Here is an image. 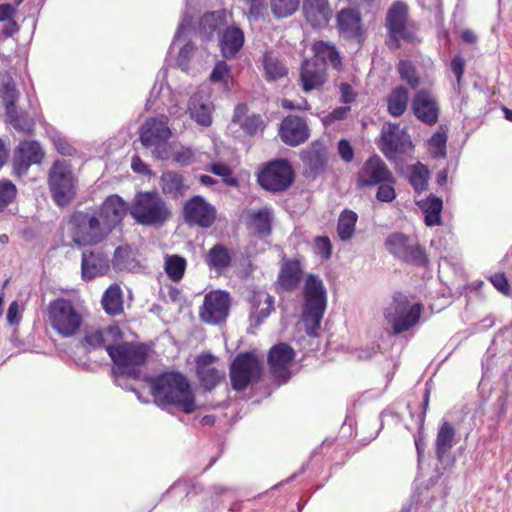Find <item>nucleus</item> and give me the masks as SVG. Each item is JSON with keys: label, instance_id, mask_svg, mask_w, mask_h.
<instances>
[{"label": "nucleus", "instance_id": "29", "mask_svg": "<svg viewBox=\"0 0 512 512\" xmlns=\"http://www.w3.org/2000/svg\"><path fill=\"white\" fill-rule=\"evenodd\" d=\"M336 21L339 31L350 39L361 37L362 17L359 10L355 8H343L336 15Z\"/></svg>", "mask_w": 512, "mask_h": 512}, {"label": "nucleus", "instance_id": "23", "mask_svg": "<svg viewBox=\"0 0 512 512\" xmlns=\"http://www.w3.org/2000/svg\"><path fill=\"white\" fill-rule=\"evenodd\" d=\"M279 136L286 145L296 147L309 139L310 130L304 118L288 115L280 124Z\"/></svg>", "mask_w": 512, "mask_h": 512}, {"label": "nucleus", "instance_id": "64", "mask_svg": "<svg viewBox=\"0 0 512 512\" xmlns=\"http://www.w3.org/2000/svg\"><path fill=\"white\" fill-rule=\"evenodd\" d=\"M6 318L9 325H18L20 323L22 314L20 310V305L17 301H13L10 303L7 310Z\"/></svg>", "mask_w": 512, "mask_h": 512}, {"label": "nucleus", "instance_id": "8", "mask_svg": "<svg viewBox=\"0 0 512 512\" xmlns=\"http://www.w3.org/2000/svg\"><path fill=\"white\" fill-rule=\"evenodd\" d=\"M422 311L421 303L411 305L408 296L395 292L392 302L384 310V317L391 324L394 334H401L418 324Z\"/></svg>", "mask_w": 512, "mask_h": 512}, {"label": "nucleus", "instance_id": "58", "mask_svg": "<svg viewBox=\"0 0 512 512\" xmlns=\"http://www.w3.org/2000/svg\"><path fill=\"white\" fill-rule=\"evenodd\" d=\"M337 151L340 158L346 162L350 163L354 159V149L349 140L343 138L340 139L337 143Z\"/></svg>", "mask_w": 512, "mask_h": 512}, {"label": "nucleus", "instance_id": "20", "mask_svg": "<svg viewBox=\"0 0 512 512\" xmlns=\"http://www.w3.org/2000/svg\"><path fill=\"white\" fill-rule=\"evenodd\" d=\"M315 59H304L299 68V85L303 92L322 91L328 81V71L324 64Z\"/></svg>", "mask_w": 512, "mask_h": 512}, {"label": "nucleus", "instance_id": "3", "mask_svg": "<svg viewBox=\"0 0 512 512\" xmlns=\"http://www.w3.org/2000/svg\"><path fill=\"white\" fill-rule=\"evenodd\" d=\"M45 321L57 335L62 338H69L80 331L83 316L71 300L59 297L49 302L46 308Z\"/></svg>", "mask_w": 512, "mask_h": 512}, {"label": "nucleus", "instance_id": "27", "mask_svg": "<svg viewBox=\"0 0 512 512\" xmlns=\"http://www.w3.org/2000/svg\"><path fill=\"white\" fill-rule=\"evenodd\" d=\"M128 209L127 203L120 196L113 194L108 196L96 211L112 232L122 223Z\"/></svg>", "mask_w": 512, "mask_h": 512}, {"label": "nucleus", "instance_id": "7", "mask_svg": "<svg viewBox=\"0 0 512 512\" xmlns=\"http://www.w3.org/2000/svg\"><path fill=\"white\" fill-rule=\"evenodd\" d=\"M385 28L395 48H400V41L414 43L417 40V26L409 19V7L406 2L398 0L388 8Z\"/></svg>", "mask_w": 512, "mask_h": 512}, {"label": "nucleus", "instance_id": "63", "mask_svg": "<svg viewBox=\"0 0 512 512\" xmlns=\"http://www.w3.org/2000/svg\"><path fill=\"white\" fill-rule=\"evenodd\" d=\"M350 112V107L340 106L333 109L328 115L325 116L324 123L332 124L335 121L343 120L347 117Z\"/></svg>", "mask_w": 512, "mask_h": 512}, {"label": "nucleus", "instance_id": "56", "mask_svg": "<svg viewBox=\"0 0 512 512\" xmlns=\"http://www.w3.org/2000/svg\"><path fill=\"white\" fill-rule=\"evenodd\" d=\"M489 280L501 294L505 296L510 295L511 287L506 275L503 272H497L491 275Z\"/></svg>", "mask_w": 512, "mask_h": 512}, {"label": "nucleus", "instance_id": "43", "mask_svg": "<svg viewBox=\"0 0 512 512\" xmlns=\"http://www.w3.org/2000/svg\"><path fill=\"white\" fill-rule=\"evenodd\" d=\"M420 207L425 213L424 221L427 226L431 227L441 224V211L443 208L441 198L429 195Z\"/></svg>", "mask_w": 512, "mask_h": 512}, {"label": "nucleus", "instance_id": "2", "mask_svg": "<svg viewBox=\"0 0 512 512\" xmlns=\"http://www.w3.org/2000/svg\"><path fill=\"white\" fill-rule=\"evenodd\" d=\"M129 213L137 224L149 227H160L172 217L167 202L157 191L138 192Z\"/></svg>", "mask_w": 512, "mask_h": 512}, {"label": "nucleus", "instance_id": "9", "mask_svg": "<svg viewBox=\"0 0 512 512\" xmlns=\"http://www.w3.org/2000/svg\"><path fill=\"white\" fill-rule=\"evenodd\" d=\"M295 180V172L287 159H275L263 165L257 175L259 185L270 192L286 191Z\"/></svg>", "mask_w": 512, "mask_h": 512}, {"label": "nucleus", "instance_id": "22", "mask_svg": "<svg viewBox=\"0 0 512 512\" xmlns=\"http://www.w3.org/2000/svg\"><path fill=\"white\" fill-rule=\"evenodd\" d=\"M408 138V135L400 130L398 124L387 122L381 130L380 149L386 158L393 160L398 154L405 152L407 144H411Z\"/></svg>", "mask_w": 512, "mask_h": 512}, {"label": "nucleus", "instance_id": "26", "mask_svg": "<svg viewBox=\"0 0 512 512\" xmlns=\"http://www.w3.org/2000/svg\"><path fill=\"white\" fill-rule=\"evenodd\" d=\"M123 332L118 325H111L104 329H89L81 339L83 347L93 349L104 348L108 352V347L121 341Z\"/></svg>", "mask_w": 512, "mask_h": 512}, {"label": "nucleus", "instance_id": "35", "mask_svg": "<svg viewBox=\"0 0 512 512\" xmlns=\"http://www.w3.org/2000/svg\"><path fill=\"white\" fill-rule=\"evenodd\" d=\"M243 44L244 33L239 27L226 28L220 38V49L225 58L234 57Z\"/></svg>", "mask_w": 512, "mask_h": 512}, {"label": "nucleus", "instance_id": "52", "mask_svg": "<svg viewBox=\"0 0 512 512\" xmlns=\"http://www.w3.org/2000/svg\"><path fill=\"white\" fill-rule=\"evenodd\" d=\"M398 72L401 80L406 82L410 88L416 89L420 85V79L411 61L401 60L398 64Z\"/></svg>", "mask_w": 512, "mask_h": 512}, {"label": "nucleus", "instance_id": "61", "mask_svg": "<svg viewBox=\"0 0 512 512\" xmlns=\"http://www.w3.org/2000/svg\"><path fill=\"white\" fill-rule=\"evenodd\" d=\"M53 144L58 153L63 156H74L76 149L63 137H54Z\"/></svg>", "mask_w": 512, "mask_h": 512}, {"label": "nucleus", "instance_id": "21", "mask_svg": "<svg viewBox=\"0 0 512 512\" xmlns=\"http://www.w3.org/2000/svg\"><path fill=\"white\" fill-rule=\"evenodd\" d=\"M295 358L294 349L287 343H277L268 352L267 364L271 375L283 382L290 378L289 367Z\"/></svg>", "mask_w": 512, "mask_h": 512}, {"label": "nucleus", "instance_id": "46", "mask_svg": "<svg viewBox=\"0 0 512 512\" xmlns=\"http://www.w3.org/2000/svg\"><path fill=\"white\" fill-rule=\"evenodd\" d=\"M113 267L117 270H133L137 266L133 250L130 246L124 245L116 248L113 256Z\"/></svg>", "mask_w": 512, "mask_h": 512}, {"label": "nucleus", "instance_id": "5", "mask_svg": "<svg viewBox=\"0 0 512 512\" xmlns=\"http://www.w3.org/2000/svg\"><path fill=\"white\" fill-rule=\"evenodd\" d=\"M69 223L72 228V239L78 246L97 245L111 233L96 210L76 211L70 217Z\"/></svg>", "mask_w": 512, "mask_h": 512}, {"label": "nucleus", "instance_id": "42", "mask_svg": "<svg viewBox=\"0 0 512 512\" xmlns=\"http://www.w3.org/2000/svg\"><path fill=\"white\" fill-rule=\"evenodd\" d=\"M164 260V271L167 277L173 282L181 281L187 268V260L178 254H167Z\"/></svg>", "mask_w": 512, "mask_h": 512}, {"label": "nucleus", "instance_id": "19", "mask_svg": "<svg viewBox=\"0 0 512 512\" xmlns=\"http://www.w3.org/2000/svg\"><path fill=\"white\" fill-rule=\"evenodd\" d=\"M44 158V152L35 140H23L14 150L13 172L16 176L26 175L31 165L40 164Z\"/></svg>", "mask_w": 512, "mask_h": 512}, {"label": "nucleus", "instance_id": "28", "mask_svg": "<svg viewBox=\"0 0 512 512\" xmlns=\"http://www.w3.org/2000/svg\"><path fill=\"white\" fill-rule=\"evenodd\" d=\"M303 277L301 261L297 258L283 257L277 276V285L284 291L296 290Z\"/></svg>", "mask_w": 512, "mask_h": 512}, {"label": "nucleus", "instance_id": "39", "mask_svg": "<svg viewBox=\"0 0 512 512\" xmlns=\"http://www.w3.org/2000/svg\"><path fill=\"white\" fill-rule=\"evenodd\" d=\"M456 435L455 428L451 423L445 421L437 432L435 451L438 459H442L453 447Z\"/></svg>", "mask_w": 512, "mask_h": 512}, {"label": "nucleus", "instance_id": "13", "mask_svg": "<svg viewBox=\"0 0 512 512\" xmlns=\"http://www.w3.org/2000/svg\"><path fill=\"white\" fill-rule=\"evenodd\" d=\"M231 306L229 293L222 290L208 292L199 308V318L202 322L217 325L224 322Z\"/></svg>", "mask_w": 512, "mask_h": 512}, {"label": "nucleus", "instance_id": "6", "mask_svg": "<svg viewBox=\"0 0 512 512\" xmlns=\"http://www.w3.org/2000/svg\"><path fill=\"white\" fill-rule=\"evenodd\" d=\"M108 355L117 373L137 379L140 373L138 367L147 362L148 347L143 343L117 342L108 347Z\"/></svg>", "mask_w": 512, "mask_h": 512}, {"label": "nucleus", "instance_id": "53", "mask_svg": "<svg viewBox=\"0 0 512 512\" xmlns=\"http://www.w3.org/2000/svg\"><path fill=\"white\" fill-rule=\"evenodd\" d=\"M1 94L6 111L16 107V103L19 99V93L16 89L13 79L9 78L6 82L3 83Z\"/></svg>", "mask_w": 512, "mask_h": 512}, {"label": "nucleus", "instance_id": "54", "mask_svg": "<svg viewBox=\"0 0 512 512\" xmlns=\"http://www.w3.org/2000/svg\"><path fill=\"white\" fill-rule=\"evenodd\" d=\"M209 171L217 176H221L223 178V182L229 186H236L238 184L237 179L232 176L231 168L226 164H212Z\"/></svg>", "mask_w": 512, "mask_h": 512}, {"label": "nucleus", "instance_id": "41", "mask_svg": "<svg viewBox=\"0 0 512 512\" xmlns=\"http://www.w3.org/2000/svg\"><path fill=\"white\" fill-rule=\"evenodd\" d=\"M263 66L265 78L268 81L279 80L288 74V68L284 62L271 52L264 54Z\"/></svg>", "mask_w": 512, "mask_h": 512}, {"label": "nucleus", "instance_id": "10", "mask_svg": "<svg viewBox=\"0 0 512 512\" xmlns=\"http://www.w3.org/2000/svg\"><path fill=\"white\" fill-rule=\"evenodd\" d=\"M48 185L54 202L64 207L75 196V178L71 166L66 161H55L49 171Z\"/></svg>", "mask_w": 512, "mask_h": 512}, {"label": "nucleus", "instance_id": "25", "mask_svg": "<svg viewBox=\"0 0 512 512\" xmlns=\"http://www.w3.org/2000/svg\"><path fill=\"white\" fill-rule=\"evenodd\" d=\"M302 14L308 25L320 29L328 25L333 10L329 0H303Z\"/></svg>", "mask_w": 512, "mask_h": 512}, {"label": "nucleus", "instance_id": "4", "mask_svg": "<svg viewBox=\"0 0 512 512\" xmlns=\"http://www.w3.org/2000/svg\"><path fill=\"white\" fill-rule=\"evenodd\" d=\"M303 321L306 333L309 336H317L321 321L326 310V290L322 280L309 274L305 280Z\"/></svg>", "mask_w": 512, "mask_h": 512}, {"label": "nucleus", "instance_id": "55", "mask_svg": "<svg viewBox=\"0 0 512 512\" xmlns=\"http://www.w3.org/2000/svg\"><path fill=\"white\" fill-rule=\"evenodd\" d=\"M191 115L195 118L196 122L202 126H209L212 122L211 112L208 106L200 104L199 106L193 105L190 107Z\"/></svg>", "mask_w": 512, "mask_h": 512}, {"label": "nucleus", "instance_id": "51", "mask_svg": "<svg viewBox=\"0 0 512 512\" xmlns=\"http://www.w3.org/2000/svg\"><path fill=\"white\" fill-rule=\"evenodd\" d=\"M446 143L447 133L443 126H440L428 141L429 147L432 150L433 158H445L446 157Z\"/></svg>", "mask_w": 512, "mask_h": 512}, {"label": "nucleus", "instance_id": "48", "mask_svg": "<svg viewBox=\"0 0 512 512\" xmlns=\"http://www.w3.org/2000/svg\"><path fill=\"white\" fill-rule=\"evenodd\" d=\"M270 9L277 19L288 18L295 14L300 5V0H269Z\"/></svg>", "mask_w": 512, "mask_h": 512}, {"label": "nucleus", "instance_id": "36", "mask_svg": "<svg viewBox=\"0 0 512 512\" xmlns=\"http://www.w3.org/2000/svg\"><path fill=\"white\" fill-rule=\"evenodd\" d=\"M101 305L106 314L115 317L123 314V293L118 284L110 285L103 293Z\"/></svg>", "mask_w": 512, "mask_h": 512}, {"label": "nucleus", "instance_id": "1", "mask_svg": "<svg viewBox=\"0 0 512 512\" xmlns=\"http://www.w3.org/2000/svg\"><path fill=\"white\" fill-rule=\"evenodd\" d=\"M145 382L157 406L174 407L185 414H192L198 409L191 384L183 373L175 370L165 371L145 377Z\"/></svg>", "mask_w": 512, "mask_h": 512}, {"label": "nucleus", "instance_id": "30", "mask_svg": "<svg viewBox=\"0 0 512 512\" xmlns=\"http://www.w3.org/2000/svg\"><path fill=\"white\" fill-rule=\"evenodd\" d=\"M109 259L102 252H83L81 260V272L84 279H92L97 275H103L109 270Z\"/></svg>", "mask_w": 512, "mask_h": 512}, {"label": "nucleus", "instance_id": "59", "mask_svg": "<svg viewBox=\"0 0 512 512\" xmlns=\"http://www.w3.org/2000/svg\"><path fill=\"white\" fill-rule=\"evenodd\" d=\"M315 247L320 256L328 260L332 255V244L327 236H318L315 238Z\"/></svg>", "mask_w": 512, "mask_h": 512}, {"label": "nucleus", "instance_id": "12", "mask_svg": "<svg viewBox=\"0 0 512 512\" xmlns=\"http://www.w3.org/2000/svg\"><path fill=\"white\" fill-rule=\"evenodd\" d=\"M169 119L165 115L147 119L140 128L139 139L146 147H154L155 158L164 159L167 157V142L171 137V130L168 126Z\"/></svg>", "mask_w": 512, "mask_h": 512}, {"label": "nucleus", "instance_id": "16", "mask_svg": "<svg viewBox=\"0 0 512 512\" xmlns=\"http://www.w3.org/2000/svg\"><path fill=\"white\" fill-rule=\"evenodd\" d=\"M387 250L399 259L418 266L428 263L425 251L419 245H411L409 237L400 232L389 235L385 242Z\"/></svg>", "mask_w": 512, "mask_h": 512}, {"label": "nucleus", "instance_id": "34", "mask_svg": "<svg viewBox=\"0 0 512 512\" xmlns=\"http://www.w3.org/2000/svg\"><path fill=\"white\" fill-rule=\"evenodd\" d=\"M254 310L250 313V321L258 327L274 311V297L266 292H257L252 298Z\"/></svg>", "mask_w": 512, "mask_h": 512}, {"label": "nucleus", "instance_id": "11", "mask_svg": "<svg viewBox=\"0 0 512 512\" xmlns=\"http://www.w3.org/2000/svg\"><path fill=\"white\" fill-rule=\"evenodd\" d=\"M229 375L232 389L243 391L249 385L259 382L262 365L253 353H239L230 365Z\"/></svg>", "mask_w": 512, "mask_h": 512}, {"label": "nucleus", "instance_id": "31", "mask_svg": "<svg viewBox=\"0 0 512 512\" xmlns=\"http://www.w3.org/2000/svg\"><path fill=\"white\" fill-rule=\"evenodd\" d=\"M312 52L313 56L310 59L317 60L316 63L324 64L326 67L330 64L335 70H342V58L334 45L319 40L312 45Z\"/></svg>", "mask_w": 512, "mask_h": 512}, {"label": "nucleus", "instance_id": "45", "mask_svg": "<svg viewBox=\"0 0 512 512\" xmlns=\"http://www.w3.org/2000/svg\"><path fill=\"white\" fill-rule=\"evenodd\" d=\"M8 122L19 132L30 135L34 132L35 122L27 112H19L16 107L6 111Z\"/></svg>", "mask_w": 512, "mask_h": 512}, {"label": "nucleus", "instance_id": "17", "mask_svg": "<svg viewBox=\"0 0 512 512\" xmlns=\"http://www.w3.org/2000/svg\"><path fill=\"white\" fill-rule=\"evenodd\" d=\"M196 376L205 391H211L226 378V373L218 367V357L211 352H203L195 358Z\"/></svg>", "mask_w": 512, "mask_h": 512}, {"label": "nucleus", "instance_id": "60", "mask_svg": "<svg viewBox=\"0 0 512 512\" xmlns=\"http://www.w3.org/2000/svg\"><path fill=\"white\" fill-rule=\"evenodd\" d=\"M229 74V65L225 61L221 60L215 64L209 78L211 82L215 83L222 81L226 76H229Z\"/></svg>", "mask_w": 512, "mask_h": 512}, {"label": "nucleus", "instance_id": "44", "mask_svg": "<svg viewBox=\"0 0 512 512\" xmlns=\"http://www.w3.org/2000/svg\"><path fill=\"white\" fill-rule=\"evenodd\" d=\"M358 220L356 212L344 209L339 216L337 233L342 241L350 240L355 234V227Z\"/></svg>", "mask_w": 512, "mask_h": 512}, {"label": "nucleus", "instance_id": "50", "mask_svg": "<svg viewBox=\"0 0 512 512\" xmlns=\"http://www.w3.org/2000/svg\"><path fill=\"white\" fill-rule=\"evenodd\" d=\"M429 179V171L423 164L414 166L409 177V183L416 193H421L427 189Z\"/></svg>", "mask_w": 512, "mask_h": 512}, {"label": "nucleus", "instance_id": "49", "mask_svg": "<svg viewBox=\"0 0 512 512\" xmlns=\"http://www.w3.org/2000/svg\"><path fill=\"white\" fill-rule=\"evenodd\" d=\"M17 194V187L11 180H0V214L16 201Z\"/></svg>", "mask_w": 512, "mask_h": 512}, {"label": "nucleus", "instance_id": "47", "mask_svg": "<svg viewBox=\"0 0 512 512\" xmlns=\"http://www.w3.org/2000/svg\"><path fill=\"white\" fill-rule=\"evenodd\" d=\"M226 22V15L223 11H213L205 13L199 23L200 30L207 36L213 35L220 30Z\"/></svg>", "mask_w": 512, "mask_h": 512}, {"label": "nucleus", "instance_id": "62", "mask_svg": "<svg viewBox=\"0 0 512 512\" xmlns=\"http://www.w3.org/2000/svg\"><path fill=\"white\" fill-rule=\"evenodd\" d=\"M249 9V14L258 19L262 17L266 11V0H242Z\"/></svg>", "mask_w": 512, "mask_h": 512}, {"label": "nucleus", "instance_id": "24", "mask_svg": "<svg viewBox=\"0 0 512 512\" xmlns=\"http://www.w3.org/2000/svg\"><path fill=\"white\" fill-rule=\"evenodd\" d=\"M411 107L415 117L427 125L438 122L440 108L436 99L427 90H419L413 97Z\"/></svg>", "mask_w": 512, "mask_h": 512}, {"label": "nucleus", "instance_id": "57", "mask_svg": "<svg viewBox=\"0 0 512 512\" xmlns=\"http://www.w3.org/2000/svg\"><path fill=\"white\" fill-rule=\"evenodd\" d=\"M376 192V199L380 202H392L396 198V191L393 187L394 184L380 183L378 184Z\"/></svg>", "mask_w": 512, "mask_h": 512}, {"label": "nucleus", "instance_id": "38", "mask_svg": "<svg viewBox=\"0 0 512 512\" xmlns=\"http://www.w3.org/2000/svg\"><path fill=\"white\" fill-rule=\"evenodd\" d=\"M408 102V90L403 86L396 87L387 96V111L393 117H400L407 110Z\"/></svg>", "mask_w": 512, "mask_h": 512}, {"label": "nucleus", "instance_id": "14", "mask_svg": "<svg viewBox=\"0 0 512 512\" xmlns=\"http://www.w3.org/2000/svg\"><path fill=\"white\" fill-rule=\"evenodd\" d=\"M396 180L385 162L376 154L370 156L358 171L357 188L374 187L380 183L395 184Z\"/></svg>", "mask_w": 512, "mask_h": 512}, {"label": "nucleus", "instance_id": "32", "mask_svg": "<svg viewBox=\"0 0 512 512\" xmlns=\"http://www.w3.org/2000/svg\"><path fill=\"white\" fill-rule=\"evenodd\" d=\"M248 106L244 103H239L234 110L233 122L238 123L245 133L248 135H256L263 132L266 123L261 115L246 116Z\"/></svg>", "mask_w": 512, "mask_h": 512}, {"label": "nucleus", "instance_id": "40", "mask_svg": "<svg viewBox=\"0 0 512 512\" xmlns=\"http://www.w3.org/2000/svg\"><path fill=\"white\" fill-rule=\"evenodd\" d=\"M272 214L268 208L252 211L248 224L253 227L260 237H267L272 232Z\"/></svg>", "mask_w": 512, "mask_h": 512}, {"label": "nucleus", "instance_id": "33", "mask_svg": "<svg viewBox=\"0 0 512 512\" xmlns=\"http://www.w3.org/2000/svg\"><path fill=\"white\" fill-rule=\"evenodd\" d=\"M160 187L165 196L175 200L183 197L189 189L183 175L175 171H165L162 173Z\"/></svg>", "mask_w": 512, "mask_h": 512}, {"label": "nucleus", "instance_id": "37", "mask_svg": "<svg viewBox=\"0 0 512 512\" xmlns=\"http://www.w3.org/2000/svg\"><path fill=\"white\" fill-rule=\"evenodd\" d=\"M232 262L230 250L223 244L217 243L213 245L205 256V263L209 268L222 272L227 269Z\"/></svg>", "mask_w": 512, "mask_h": 512}, {"label": "nucleus", "instance_id": "15", "mask_svg": "<svg viewBox=\"0 0 512 512\" xmlns=\"http://www.w3.org/2000/svg\"><path fill=\"white\" fill-rule=\"evenodd\" d=\"M182 213L187 224L201 228H210L217 216L215 207L200 195L189 198L183 205Z\"/></svg>", "mask_w": 512, "mask_h": 512}, {"label": "nucleus", "instance_id": "18", "mask_svg": "<svg viewBox=\"0 0 512 512\" xmlns=\"http://www.w3.org/2000/svg\"><path fill=\"white\" fill-rule=\"evenodd\" d=\"M299 156L305 177L316 179L326 171L329 154L326 145L321 140L311 142L309 146L301 150Z\"/></svg>", "mask_w": 512, "mask_h": 512}]
</instances>
